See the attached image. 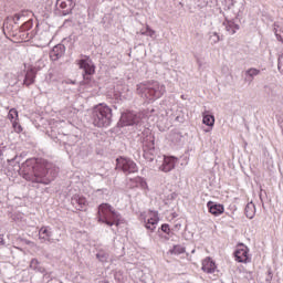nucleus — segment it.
I'll return each instance as SVG.
<instances>
[{"mask_svg": "<svg viewBox=\"0 0 283 283\" xmlns=\"http://www.w3.org/2000/svg\"><path fill=\"white\" fill-rule=\"evenodd\" d=\"M177 163L178 158L176 157H165L161 166L159 167V171H164V174H169V171H174V169H176Z\"/></svg>", "mask_w": 283, "mask_h": 283, "instance_id": "4468645a", "label": "nucleus"}, {"mask_svg": "<svg viewBox=\"0 0 283 283\" xmlns=\"http://www.w3.org/2000/svg\"><path fill=\"white\" fill-rule=\"evenodd\" d=\"M120 214L112 205L102 203L98 206L97 222L107 224V227H118V224H120Z\"/></svg>", "mask_w": 283, "mask_h": 283, "instance_id": "20e7f679", "label": "nucleus"}, {"mask_svg": "<svg viewBox=\"0 0 283 283\" xmlns=\"http://www.w3.org/2000/svg\"><path fill=\"white\" fill-rule=\"evenodd\" d=\"M70 138H71V139H74V138H76V136H70Z\"/></svg>", "mask_w": 283, "mask_h": 283, "instance_id": "79ce46f5", "label": "nucleus"}, {"mask_svg": "<svg viewBox=\"0 0 283 283\" xmlns=\"http://www.w3.org/2000/svg\"><path fill=\"white\" fill-rule=\"evenodd\" d=\"M78 65L81 70H84V78H87V76H92L96 73V66L90 59L80 60Z\"/></svg>", "mask_w": 283, "mask_h": 283, "instance_id": "9b49d317", "label": "nucleus"}, {"mask_svg": "<svg viewBox=\"0 0 283 283\" xmlns=\"http://www.w3.org/2000/svg\"><path fill=\"white\" fill-rule=\"evenodd\" d=\"M65 55V45L57 44L50 52L51 61H59L62 56Z\"/></svg>", "mask_w": 283, "mask_h": 283, "instance_id": "2eb2a0df", "label": "nucleus"}, {"mask_svg": "<svg viewBox=\"0 0 283 283\" xmlns=\"http://www.w3.org/2000/svg\"><path fill=\"white\" fill-rule=\"evenodd\" d=\"M156 150H144V158L145 160H148V163H154V159L156 158Z\"/></svg>", "mask_w": 283, "mask_h": 283, "instance_id": "c756f323", "label": "nucleus"}, {"mask_svg": "<svg viewBox=\"0 0 283 283\" xmlns=\"http://www.w3.org/2000/svg\"><path fill=\"white\" fill-rule=\"evenodd\" d=\"M120 123L124 127H129L132 125H138L140 123V116L134 112L123 113L120 116Z\"/></svg>", "mask_w": 283, "mask_h": 283, "instance_id": "1a4fd4ad", "label": "nucleus"}, {"mask_svg": "<svg viewBox=\"0 0 283 283\" xmlns=\"http://www.w3.org/2000/svg\"><path fill=\"white\" fill-rule=\"evenodd\" d=\"M112 107L105 103L97 104L92 112V120L95 127H109L113 118Z\"/></svg>", "mask_w": 283, "mask_h": 283, "instance_id": "7ed1b4c3", "label": "nucleus"}, {"mask_svg": "<svg viewBox=\"0 0 283 283\" xmlns=\"http://www.w3.org/2000/svg\"><path fill=\"white\" fill-rule=\"evenodd\" d=\"M35 67H38V70L45 67V61H43V59H39L35 63Z\"/></svg>", "mask_w": 283, "mask_h": 283, "instance_id": "c9c22d12", "label": "nucleus"}, {"mask_svg": "<svg viewBox=\"0 0 283 283\" xmlns=\"http://www.w3.org/2000/svg\"><path fill=\"white\" fill-rule=\"evenodd\" d=\"M39 238L43 242H50V238H52V228L50 226H44L39 230Z\"/></svg>", "mask_w": 283, "mask_h": 283, "instance_id": "f3484780", "label": "nucleus"}, {"mask_svg": "<svg viewBox=\"0 0 283 283\" xmlns=\"http://www.w3.org/2000/svg\"><path fill=\"white\" fill-rule=\"evenodd\" d=\"M96 259L102 263L109 262V252L106 249H99Z\"/></svg>", "mask_w": 283, "mask_h": 283, "instance_id": "5701e85b", "label": "nucleus"}, {"mask_svg": "<svg viewBox=\"0 0 283 283\" xmlns=\"http://www.w3.org/2000/svg\"><path fill=\"white\" fill-rule=\"evenodd\" d=\"M260 74H261V71L255 67H251L247 70L244 73L245 83H253V78H255V76H260Z\"/></svg>", "mask_w": 283, "mask_h": 283, "instance_id": "6ab92c4d", "label": "nucleus"}, {"mask_svg": "<svg viewBox=\"0 0 283 283\" xmlns=\"http://www.w3.org/2000/svg\"><path fill=\"white\" fill-rule=\"evenodd\" d=\"M55 6L57 10H62V17H67V14H72L76 2L74 0H56Z\"/></svg>", "mask_w": 283, "mask_h": 283, "instance_id": "6e6552de", "label": "nucleus"}, {"mask_svg": "<svg viewBox=\"0 0 283 283\" xmlns=\"http://www.w3.org/2000/svg\"><path fill=\"white\" fill-rule=\"evenodd\" d=\"M273 32L276 36V40L283 43V28H280V24L277 22H274L273 24Z\"/></svg>", "mask_w": 283, "mask_h": 283, "instance_id": "a878e982", "label": "nucleus"}, {"mask_svg": "<svg viewBox=\"0 0 283 283\" xmlns=\"http://www.w3.org/2000/svg\"><path fill=\"white\" fill-rule=\"evenodd\" d=\"M34 78H36V71H34V69L28 70L24 77V85H32V83H34Z\"/></svg>", "mask_w": 283, "mask_h": 283, "instance_id": "412c9836", "label": "nucleus"}, {"mask_svg": "<svg viewBox=\"0 0 283 283\" xmlns=\"http://www.w3.org/2000/svg\"><path fill=\"white\" fill-rule=\"evenodd\" d=\"M192 253H196V250H192Z\"/></svg>", "mask_w": 283, "mask_h": 283, "instance_id": "c03bdc74", "label": "nucleus"}, {"mask_svg": "<svg viewBox=\"0 0 283 283\" xmlns=\"http://www.w3.org/2000/svg\"><path fill=\"white\" fill-rule=\"evenodd\" d=\"M166 92L165 84L158 81H147L137 84V94L146 101H158V98H163Z\"/></svg>", "mask_w": 283, "mask_h": 283, "instance_id": "f03ea898", "label": "nucleus"}, {"mask_svg": "<svg viewBox=\"0 0 283 283\" xmlns=\"http://www.w3.org/2000/svg\"><path fill=\"white\" fill-rule=\"evenodd\" d=\"M128 187H129L130 189H136V188L139 187V184L136 182V178L129 179V181H128Z\"/></svg>", "mask_w": 283, "mask_h": 283, "instance_id": "72a5a7b5", "label": "nucleus"}, {"mask_svg": "<svg viewBox=\"0 0 283 283\" xmlns=\"http://www.w3.org/2000/svg\"><path fill=\"white\" fill-rule=\"evenodd\" d=\"M29 17H32V11H28V10H23L13 15L14 23H19V21H24V23L21 25L22 32L31 30V28L33 25L32 19L27 20Z\"/></svg>", "mask_w": 283, "mask_h": 283, "instance_id": "0eeeda50", "label": "nucleus"}, {"mask_svg": "<svg viewBox=\"0 0 283 283\" xmlns=\"http://www.w3.org/2000/svg\"><path fill=\"white\" fill-rule=\"evenodd\" d=\"M20 176L29 182L50 185L59 176V168L45 159L30 158L19 166Z\"/></svg>", "mask_w": 283, "mask_h": 283, "instance_id": "f257e3e1", "label": "nucleus"}, {"mask_svg": "<svg viewBox=\"0 0 283 283\" xmlns=\"http://www.w3.org/2000/svg\"><path fill=\"white\" fill-rule=\"evenodd\" d=\"M132 91L127 86H123L122 91H119V101H129L132 98Z\"/></svg>", "mask_w": 283, "mask_h": 283, "instance_id": "393cba45", "label": "nucleus"}, {"mask_svg": "<svg viewBox=\"0 0 283 283\" xmlns=\"http://www.w3.org/2000/svg\"><path fill=\"white\" fill-rule=\"evenodd\" d=\"M48 41H50V38L48 39Z\"/></svg>", "mask_w": 283, "mask_h": 283, "instance_id": "a18cd8bd", "label": "nucleus"}, {"mask_svg": "<svg viewBox=\"0 0 283 283\" xmlns=\"http://www.w3.org/2000/svg\"><path fill=\"white\" fill-rule=\"evenodd\" d=\"M8 118L11 123L19 120V111H17V108H11L8 113Z\"/></svg>", "mask_w": 283, "mask_h": 283, "instance_id": "7c9ffc66", "label": "nucleus"}, {"mask_svg": "<svg viewBox=\"0 0 283 283\" xmlns=\"http://www.w3.org/2000/svg\"><path fill=\"white\" fill-rule=\"evenodd\" d=\"M161 231L164 233H166L167 235H169L171 233V229L169 228V224H167V223L161 224Z\"/></svg>", "mask_w": 283, "mask_h": 283, "instance_id": "f704fd0d", "label": "nucleus"}, {"mask_svg": "<svg viewBox=\"0 0 283 283\" xmlns=\"http://www.w3.org/2000/svg\"><path fill=\"white\" fill-rule=\"evenodd\" d=\"M45 36H50V33L48 31H44Z\"/></svg>", "mask_w": 283, "mask_h": 283, "instance_id": "ea45409f", "label": "nucleus"}, {"mask_svg": "<svg viewBox=\"0 0 283 283\" xmlns=\"http://www.w3.org/2000/svg\"><path fill=\"white\" fill-rule=\"evenodd\" d=\"M0 244H6V241H3V237L0 235Z\"/></svg>", "mask_w": 283, "mask_h": 283, "instance_id": "4c0bfd02", "label": "nucleus"}, {"mask_svg": "<svg viewBox=\"0 0 283 283\" xmlns=\"http://www.w3.org/2000/svg\"><path fill=\"white\" fill-rule=\"evenodd\" d=\"M139 220L144 222V227L150 233L156 231V227H158V222H160V218L158 217V211L149 210L148 212H142L139 216Z\"/></svg>", "mask_w": 283, "mask_h": 283, "instance_id": "39448f33", "label": "nucleus"}, {"mask_svg": "<svg viewBox=\"0 0 283 283\" xmlns=\"http://www.w3.org/2000/svg\"><path fill=\"white\" fill-rule=\"evenodd\" d=\"M238 17H240V12L234 13V19H238Z\"/></svg>", "mask_w": 283, "mask_h": 283, "instance_id": "58836bf2", "label": "nucleus"}, {"mask_svg": "<svg viewBox=\"0 0 283 283\" xmlns=\"http://www.w3.org/2000/svg\"><path fill=\"white\" fill-rule=\"evenodd\" d=\"M11 125L17 134H21L23 132V127H21L19 120L11 122Z\"/></svg>", "mask_w": 283, "mask_h": 283, "instance_id": "473e14b6", "label": "nucleus"}, {"mask_svg": "<svg viewBox=\"0 0 283 283\" xmlns=\"http://www.w3.org/2000/svg\"><path fill=\"white\" fill-rule=\"evenodd\" d=\"M281 67H282V66H281L280 63H279V64H277V70H281Z\"/></svg>", "mask_w": 283, "mask_h": 283, "instance_id": "a19ab883", "label": "nucleus"}, {"mask_svg": "<svg viewBox=\"0 0 283 283\" xmlns=\"http://www.w3.org/2000/svg\"><path fill=\"white\" fill-rule=\"evenodd\" d=\"M156 144L154 143V137L148 136L146 140H144L143 149L148 151H156Z\"/></svg>", "mask_w": 283, "mask_h": 283, "instance_id": "4be33fe9", "label": "nucleus"}, {"mask_svg": "<svg viewBox=\"0 0 283 283\" xmlns=\"http://www.w3.org/2000/svg\"><path fill=\"white\" fill-rule=\"evenodd\" d=\"M140 34L144 36H150V39H156V31L154 29H150L149 25L146 27V30H142Z\"/></svg>", "mask_w": 283, "mask_h": 283, "instance_id": "cd10ccee", "label": "nucleus"}, {"mask_svg": "<svg viewBox=\"0 0 283 283\" xmlns=\"http://www.w3.org/2000/svg\"><path fill=\"white\" fill-rule=\"evenodd\" d=\"M245 216H247V218H249L250 220H253V218H255V203H253V201H250V202L245 206Z\"/></svg>", "mask_w": 283, "mask_h": 283, "instance_id": "b1692460", "label": "nucleus"}, {"mask_svg": "<svg viewBox=\"0 0 283 283\" xmlns=\"http://www.w3.org/2000/svg\"><path fill=\"white\" fill-rule=\"evenodd\" d=\"M30 266L36 271V269H39V260L36 259H32L31 262H30Z\"/></svg>", "mask_w": 283, "mask_h": 283, "instance_id": "e433bc0d", "label": "nucleus"}, {"mask_svg": "<svg viewBox=\"0 0 283 283\" xmlns=\"http://www.w3.org/2000/svg\"><path fill=\"white\" fill-rule=\"evenodd\" d=\"M135 182H137V185H139V189H143L144 191L149 189V186H147V181L143 177H135Z\"/></svg>", "mask_w": 283, "mask_h": 283, "instance_id": "c85d7f7f", "label": "nucleus"}, {"mask_svg": "<svg viewBox=\"0 0 283 283\" xmlns=\"http://www.w3.org/2000/svg\"><path fill=\"white\" fill-rule=\"evenodd\" d=\"M71 205L76 209V211L87 210V199L81 195H74L71 198Z\"/></svg>", "mask_w": 283, "mask_h": 283, "instance_id": "ddd939ff", "label": "nucleus"}, {"mask_svg": "<svg viewBox=\"0 0 283 283\" xmlns=\"http://www.w3.org/2000/svg\"><path fill=\"white\" fill-rule=\"evenodd\" d=\"M170 253L172 255H182V253H185V247L174 245V248L170 250Z\"/></svg>", "mask_w": 283, "mask_h": 283, "instance_id": "2f4dec72", "label": "nucleus"}, {"mask_svg": "<svg viewBox=\"0 0 283 283\" xmlns=\"http://www.w3.org/2000/svg\"><path fill=\"white\" fill-rule=\"evenodd\" d=\"M222 25H223L226 32H228V34H230V35L235 34V32H238V30H240V24H238V22H235L234 18H231L228 14H224V21L222 22Z\"/></svg>", "mask_w": 283, "mask_h": 283, "instance_id": "9d476101", "label": "nucleus"}, {"mask_svg": "<svg viewBox=\"0 0 283 283\" xmlns=\"http://www.w3.org/2000/svg\"><path fill=\"white\" fill-rule=\"evenodd\" d=\"M201 269L205 273H216V262H213V260H211V258H206L202 261Z\"/></svg>", "mask_w": 283, "mask_h": 283, "instance_id": "a211bd4d", "label": "nucleus"}, {"mask_svg": "<svg viewBox=\"0 0 283 283\" xmlns=\"http://www.w3.org/2000/svg\"><path fill=\"white\" fill-rule=\"evenodd\" d=\"M268 282H271V276L268 279Z\"/></svg>", "mask_w": 283, "mask_h": 283, "instance_id": "37998d69", "label": "nucleus"}, {"mask_svg": "<svg viewBox=\"0 0 283 283\" xmlns=\"http://www.w3.org/2000/svg\"><path fill=\"white\" fill-rule=\"evenodd\" d=\"M209 213H211L212 216H222V213H224V206L213 202V201H208L207 203Z\"/></svg>", "mask_w": 283, "mask_h": 283, "instance_id": "dca6fc26", "label": "nucleus"}, {"mask_svg": "<svg viewBox=\"0 0 283 283\" xmlns=\"http://www.w3.org/2000/svg\"><path fill=\"white\" fill-rule=\"evenodd\" d=\"M202 123L203 125H207L208 127H213L216 125V117L211 114H209L207 111L202 113Z\"/></svg>", "mask_w": 283, "mask_h": 283, "instance_id": "aec40b11", "label": "nucleus"}, {"mask_svg": "<svg viewBox=\"0 0 283 283\" xmlns=\"http://www.w3.org/2000/svg\"><path fill=\"white\" fill-rule=\"evenodd\" d=\"M116 163L117 169L123 171L126 176H129V174H138V165L130 158L119 157L116 159Z\"/></svg>", "mask_w": 283, "mask_h": 283, "instance_id": "423d86ee", "label": "nucleus"}, {"mask_svg": "<svg viewBox=\"0 0 283 283\" xmlns=\"http://www.w3.org/2000/svg\"><path fill=\"white\" fill-rule=\"evenodd\" d=\"M234 258L237 262L244 264L251 262V256H249V248H247V245H240L234 251Z\"/></svg>", "mask_w": 283, "mask_h": 283, "instance_id": "f8f14e48", "label": "nucleus"}, {"mask_svg": "<svg viewBox=\"0 0 283 283\" xmlns=\"http://www.w3.org/2000/svg\"><path fill=\"white\" fill-rule=\"evenodd\" d=\"M209 41L211 43V45H216L218 43H220V41H222V39L220 38V34L216 31H210L209 32Z\"/></svg>", "mask_w": 283, "mask_h": 283, "instance_id": "bb28decb", "label": "nucleus"}]
</instances>
